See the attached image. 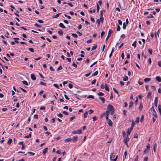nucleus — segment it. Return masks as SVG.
Segmentation results:
<instances>
[{
  "label": "nucleus",
  "instance_id": "f257e3e1",
  "mask_svg": "<svg viewBox=\"0 0 161 161\" xmlns=\"http://www.w3.org/2000/svg\"><path fill=\"white\" fill-rule=\"evenodd\" d=\"M108 110L109 111L111 115H113L114 113V108L111 104H108L107 106Z\"/></svg>",
  "mask_w": 161,
  "mask_h": 161
},
{
  "label": "nucleus",
  "instance_id": "f03ea898",
  "mask_svg": "<svg viewBox=\"0 0 161 161\" xmlns=\"http://www.w3.org/2000/svg\"><path fill=\"white\" fill-rule=\"evenodd\" d=\"M112 31L111 30L109 29L108 31V36L105 39V41L107 42L108 39V38H109V37L110 36L112 33Z\"/></svg>",
  "mask_w": 161,
  "mask_h": 161
},
{
  "label": "nucleus",
  "instance_id": "7ed1b4c3",
  "mask_svg": "<svg viewBox=\"0 0 161 161\" xmlns=\"http://www.w3.org/2000/svg\"><path fill=\"white\" fill-rule=\"evenodd\" d=\"M82 130L80 129V130H77V131L74 130L72 131V133L73 134H80L81 133H82Z\"/></svg>",
  "mask_w": 161,
  "mask_h": 161
},
{
  "label": "nucleus",
  "instance_id": "20e7f679",
  "mask_svg": "<svg viewBox=\"0 0 161 161\" xmlns=\"http://www.w3.org/2000/svg\"><path fill=\"white\" fill-rule=\"evenodd\" d=\"M158 97H155V98L154 105L156 107L157 106V103L158 102Z\"/></svg>",
  "mask_w": 161,
  "mask_h": 161
},
{
  "label": "nucleus",
  "instance_id": "39448f33",
  "mask_svg": "<svg viewBox=\"0 0 161 161\" xmlns=\"http://www.w3.org/2000/svg\"><path fill=\"white\" fill-rule=\"evenodd\" d=\"M31 79L33 80H36V78L35 75L33 74H32L31 75Z\"/></svg>",
  "mask_w": 161,
  "mask_h": 161
},
{
  "label": "nucleus",
  "instance_id": "423d86ee",
  "mask_svg": "<svg viewBox=\"0 0 161 161\" xmlns=\"http://www.w3.org/2000/svg\"><path fill=\"white\" fill-rule=\"evenodd\" d=\"M108 121V123L110 126H112L113 123L112 121L109 119Z\"/></svg>",
  "mask_w": 161,
  "mask_h": 161
},
{
  "label": "nucleus",
  "instance_id": "0eeeda50",
  "mask_svg": "<svg viewBox=\"0 0 161 161\" xmlns=\"http://www.w3.org/2000/svg\"><path fill=\"white\" fill-rule=\"evenodd\" d=\"M114 156V157L115 156V155H113V154H111L110 156V159L111 160H112L113 161H116V159L115 158L114 159H112V158H113V157Z\"/></svg>",
  "mask_w": 161,
  "mask_h": 161
},
{
  "label": "nucleus",
  "instance_id": "6e6552de",
  "mask_svg": "<svg viewBox=\"0 0 161 161\" xmlns=\"http://www.w3.org/2000/svg\"><path fill=\"white\" fill-rule=\"evenodd\" d=\"M151 80V78H146L144 80V81L145 83L150 81Z\"/></svg>",
  "mask_w": 161,
  "mask_h": 161
},
{
  "label": "nucleus",
  "instance_id": "1a4fd4ad",
  "mask_svg": "<svg viewBox=\"0 0 161 161\" xmlns=\"http://www.w3.org/2000/svg\"><path fill=\"white\" fill-rule=\"evenodd\" d=\"M129 140V138L128 136L126 137L125 138L124 140V143H126V142H128Z\"/></svg>",
  "mask_w": 161,
  "mask_h": 161
},
{
  "label": "nucleus",
  "instance_id": "9d476101",
  "mask_svg": "<svg viewBox=\"0 0 161 161\" xmlns=\"http://www.w3.org/2000/svg\"><path fill=\"white\" fill-rule=\"evenodd\" d=\"M156 80L158 82H161V77L159 76H157L156 78Z\"/></svg>",
  "mask_w": 161,
  "mask_h": 161
},
{
  "label": "nucleus",
  "instance_id": "9b49d317",
  "mask_svg": "<svg viewBox=\"0 0 161 161\" xmlns=\"http://www.w3.org/2000/svg\"><path fill=\"white\" fill-rule=\"evenodd\" d=\"M59 26L63 28V29H65L66 28L65 27V26L64 25V24L62 23H60L59 24Z\"/></svg>",
  "mask_w": 161,
  "mask_h": 161
},
{
  "label": "nucleus",
  "instance_id": "f8f14e48",
  "mask_svg": "<svg viewBox=\"0 0 161 161\" xmlns=\"http://www.w3.org/2000/svg\"><path fill=\"white\" fill-rule=\"evenodd\" d=\"M143 108V106L142 103H140V106L139 107V109L140 110H142Z\"/></svg>",
  "mask_w": 161,
  "mask_h": 161
},
{
  "label": "nucleus",
  "instance_id": "ddd939ff",
  "mask_svg": "<svg viewBox=\"0 0 161 161\" xmlns=\"http://www.w3.org/2000/svg\"><path fill=\"white\" fill-rule=\"evenodd\" d=\"M152 113H153V115H154V116L155 117H157L158 115H157V114L156 111H155V110H154V111H153Z\"/></svg>",
  "mask_w": 161,
  "mask_h": 161
},
{
  "label": "nucleus",
  "instance_id": "4468645a",
  "mask_svg": "<svg viewBox=\"0 0 161 161\" xmlns=\"http://www.w3.org/2000/svg\"><path fill=\"white\" fill-rule=\"evenodd\" d=\"M60 14V13H58V14H56L55 15H53V17L54 18H58V17H59V16Z\"/></svg>",
  "mask_w": 161,
  "mask_h": 161
},
{
  "label": "nucleus",
  "instance_id": "2eb2a0df",
  "mask_svg": "<svg viewBox=\"0 0 161 161\" xmlns=\"http://www.w3.org/2000/svg\"><path fill=\"white\" fill-rule=\"evenodd\" d=\"M104 88H105V89L106 91H109V88L108 87L107 85L106 84H105V86L104 87Z\"/></svg>",
  "mask_w": 161,
  "mask_h": 161
},
{
  "label": "nucleus",
  "instance_id": "dca6fc26",
  "mask_svg": "<svg viewBox=\"0 0 161 161\" xmlns=\"http://www.w3.org/2000/svg\"><path fill=\"white\" fill-rule=\"evenodd\" d=\"M77 136H75L73 137V140L74 142L77 141Z\"/></svg>",
  "mask_w": 161,
  "mask_h": 161
},
{
  "label": "nucleus",
  "instance_id": "f3484780",
  "mask_svg": "<svg viewBox=\"0 0 161 161\" xmlns=\"http://www.w3.org/2000/svg\"><path fill=\"white\" fill-rule=\"evenodd\" d=\"M47 150L48 148L47 147L45 148V149L43 150V151L42 152V153L43 154H45L46 153Z\"/></svg>",
  "mask_w": 161,
  "mask_h": 161
},
{
  "label": "nucleus",
  "instance_id": "a211bd4d",
  "mask_svg": "<svg viewBox=\"0 0 161 161\" xmlns=\"http://www.w3.org/2000/svg\"><path fill=\"white\" fill-rule=\"evenodd\" d=\"M151 94L152 92H150L148 93V95H147V97L149 98H151Z\"/></svg>",
  "mask_w": 161,
  "mask_h": 161
},
{
  "label": "nucleus",
  "instance_id": "6ab92c4d",
  "mask_svg": "<svg viewBox=\"0 0 161 161\" xmlns=\"http://www.w3.org/2000/svg\"><path fill=\"white\" fill-rule=\"evenodd\" d=\"M12 142V140L11 139H9L8 142L7 144L8 145H10Z\"/></svg>",
  "mask_w": 161,
  "mask_h": 161
},
{
  "label": "nucleus",
  "instance_id": "aec40b11",
  "mask_svg": "<svg viewBox=\"0 0 161 161\" xmlns=\"http://www.w3.org/2000/svg\"><path fill=\"white\" fill-rule=\"evenodd\" d=\"M127 154V152L126 151L124 152V155L123 156V160H124L126 158Z\"/></svg>",
  "mask_w": 161,
  "mask_h": 161
},
{
  "label": "nucleus",
  "instance_id": "412c9836",
  "mask_svg": "<svg viewBox=\"0 0 161 161\" xmlns=\"http://www.w3.org/2000/svg\"><path fill=\"white\" fill-rule=\"evenodd\" d=\"M58 33L60 35H62L63 34V32L62 30H59L58 31Z\"/></svg>",
  "mask_w": 161,
  "mask_h": 161
},
{
  "label": "nucleus",
  "instance_id": "4be33fe9",
  "mask_svg": "<svg viewBox=\"0 0 161 161\" xmlns=\"http://www.w3.org/2000/svg\"><path fill=\"white\" fill-rule=\"evenodd\" d=\"M97 94L100 97L103 96L104 95V93L100 92L97 93Z\"/></svg>",
  "mask_w": 161,
  "mask_h": 161
},
{
  "label": "nucleus",
  "instance_id": "5701e85b",
  "mask_svg": "<svg viewBox=\"0 0 161 161\" xmlns=\"http://www.w3.org/2000/svg\"><path fill=\"white\" fill-rule=\"evenodd\" d=\"M27 154L30 155V156H33L35 154V153L30 152H29L27 153Z\"/></svg>",
  "mask_w": 161,
  "mask_h": 161
},
{
  "label": "nucleus",
  "instance_id": "b1692460",
  "mask_svg": "<svg viewBox=\"0 0 161 161\" xmlns=\"http://www.w3.org/2000/svg\"><path fill=\"white\" fill-rule=\"evenodd\" d=\"M99 98L102 101V102L103 103H104L105 102V99L103 97H99Z\"/></svg>",
  "mask_w": 161,
  "mask_h": 161
},
{
  "label": "nucleus",
  "instance_id": "393cba45",
  "mask_svg": "<svg viewBox=\"0 0 161 161\" xmlns=\"http://www.w3.org/2000/svg\"><path fill=\"white\" fill-rule=\"evenodd\" d=\"M133 102L132 101H131L130 103V104L129 105V108H130L132 107L133 105Z\"/></svg>",
  "mask_w": 161,
  "mask_h": 161
},
{
  "label": "nucleus",
  "instance_id": "a878e982",
  "mask_svg": "<svg viewBox=\"0 0 161 161\" xmlns=\"http://www.w3.org/2000/svg\"><path fill=\"white\" fill-rule=\"evenodd\" d=\"M22 82L23 84H25V85L28 86V85L27 82L25 80L22 81Z\"/></svg>",
  "mask_w": 161,
  "mask_h": 161
},
{
  "label": "nucleus",
  "instance_id": "bb28decb",
  "mask_svg": "<svg viewBox=\"0 0 161 161\" xmlns=\"http://www.w3.org/2000/svg\"><path fill=\"white\" fill-rule=\"evenodd\" d=\"M98 72L97 71H95L94 73L93 74H92V76H96L97 75V74H98Z\"/></svg>",
  "mask_w": 161,
  "mask_h": 161
},
{
  "label": "nucleus",
  "instance_id": "cd10ccee",
  "mask_svg": "<svg viewBox=\"0 0 161 161\" xmlns=\"http://www.w3.org/2000/svg\"><path fill=\"white\" fill-rule=\"evenodd\" d=\"M148 52L151 55L152 54V50L150 48H149L148 50Z\"/></svg>",
  "mask_w": 161,
  "mask_h": 161
},
{
  "label": "nucleus",
  "instance_id": "c85d7f7f",
  "mask_svg": "<svg viewBox=\"0 0 161 161\" xmlns=\"http://www.w3.org/2000/svg\"><path fill=\"white\" fill-rule=\"evenodd\" d=\"M139 119H140V118L139 117H137L136 118V121H135V122L137 123H138L139 122Z\"/></svg>",
  "mask_w": 161,
  "mask_h": 161
},
{
  "label": "nucleus",
  "instance_id": "c756f323",
  "mask_svg": "<svg viewBox=\"0 0 161 161\" xmlns=\"http://www.w3.org/2000/svg\"><path fill=\"white\" fill-rule=\"evenodd\" d=\"M72 141V139L70 138H68L65 140L64 141L65 142H70Z\"/></svg>",
  "mask_w": 161,
  "mask_h": 161
},
{
  "label": "nucleus",
  "instance_id": "7c9ffc66",
  "mask_svg": "<svg viewBox=\"0 0 161 161\" xmlns=\"http://www.w3.org/2000/svg\"><path fill=\"white\" fill-rule=\"evenodd\" d=\"M128 77L127 76H125L123 78L124 81H126L128 80Z\"/></svg>",
  "mask_w": 161,
  "mask_h": 161
},
{
  "label": "nucleus",
  "instance_id": "2f4dec72",
  "mask_svg": "<svg viewBox=\"0 0 161 161\" xmlns=\"http://www.w3.org/2000/svg\"><path fill=\"white\" fill-rule=\"evenodd\" d=\"M131 131H132L131 130H130V129H128L127 132V135H130V133L131 132Z\"/></svg>",
  "mask_w": 161,
  "mask_h": 161
},
{
  "label": "nucleus",
  "instance_id": "473e14b6",
  "mask_svg": "<svg viewBox=\"0 0 161 161\" xmlns=\"http://www.w3.org/2000/svg\"><path fill=\"white\" fill-rule=\"evenodd\" d=\"M72 36L75 38H76L78 36L76 34L74 33L72 34Z\"/></svg>",
  "mask_w": 161,
  "mask_h": 161
},
{
  "label": "nucleus",
  "instance_id": "72a5a7b5",
  "mask_svg": "<svg viewBox=\"0 0 161 161\" xmlns=\"http://www.w3.org/2000/svg\"><path fill=\"white\" fill-rule=\"evenodd\" d=\"M136 41H135L132 44V46H134L135 48L136 47Z\"/></svg>",
  "mask_w": 161,
  "mask_h": 161
},
{
  "label": "nucleus",
  "instance_id": "f704fd0d",
  "mask_svg": "<svg viewBox=\"0 0 161 161\" xmlns=\"http://www.w3.org/2000/svg\"><path fill=\"white\" fill-rule=\"evenodd\" d=\"M62 113L64 115H68L69 114V113L66 111H63L62 112Z\"/></svg>",
  "mask_w": 161,
  "mask_h": 161
},
{
  "label": "nucleus",
  "instance_id": "c9c22d12",
  "mask_svg": "<svg viewBox=\"0 0 161 161\" xmlns=\"http://www.w3.org/2000/svg\"><path fill=\"white\" fill-rule=\"evenodd\" d=\"M97 48V45H96L92 47V50L96 49Z\"/></svg>",
  "mask_w": 161,
  "mask_h": 161
},
{
  "label": "nucleus",
  "instance_id": "e433bc0d",
  "mask_svg": "<svg viewBox=\"0 0 161 161\" xmlns=\"http://www.w3.org/2000/svg\"><path fill=\"white\" fill-rule=\"evenodd\" d=\"M120 29H121V28H120V26H119V25H117V31H120Z\"/></svg>",
  "mask_w": 161,
  "mask_h": 161
},
{
  "label": "nucleus",
  "instance_id": "4c0bfd02",
  "mask_svg": "<svg viewBox=\"0 0 161 161\" xmlns=\"http://www.w3.org/2000/svg\"><path fill=\"white\" fill-rule=\"evenodd\" d=\"M62 69V67L61 65H60L57 69V71H58Z\"/></svg>",
  "mask_w": 161,
  "mask_h": 161
},
{
  "label": "nucleus",
  "instance_id": "58836bf2",
  "mask_svg": "<svg viewBox=\"0 0 161 161\" xmlns=\"http://www.w3.org/2000/svg\"><path fill=\"white\" fill-rule=\"evenodd\" d=\"M113 89L114 92H115L117 94H119V92L115 88H113Z\"/></svg>",
  "mask_w": 161,
  "mask_h": 161
},
{
  "label": "nucleus",
  "instance_id": "ea45409f",
  "mask_svg": "<svg viewBox=\"0 0 161 161\" xmlns=\"http://www.w3.org/2000/svg\"><path fill=\"white\" fill-rule=\"evenodd\" d=\"M88 112H86L84 114V117L86 118L87 117V115L88 114Z\"/></svg>",
  "mask_w": 161,
  "mask_h": 161
},
{
  "label": "nucleus",
  "instance_id": "a19ab883",
  "mask_svg": "<svg viewBox=\"0 0 161 161\" xmlns=\"http://www.w3.org/2000/svg\"><path fill=\"white\" fill-rule=\"evenodd\" d=\"M31 133H30L28 135L25 136L24 137V138H29L30 137H31Z\"/></svg>",
  "mask_w": 161,
  "mask_h": 161
},
{
  "label": "nucleus",
  "instance_id": "79ce46f5",
  "mask_svg": "<svg viewBox=\"0 0 161 161\" xmlns=\"http://www.w3.org/2000/svg\"><path fill=\"white\" fill-rule=\"evenodd\" d=\"M97 61H95V62H94L90 66V67H92L95 64H96L97 63Z\"/></svg>",
  "mask_w": 161,
  "mask_h": 161
},
{
  "label": "nucleus",
  "instance_id": "37998d69",
  "mask_svg": "<svg viewBox=\"0 0 161 161\" xmlns=\"http://www.w3.org/2000/svg\"><path fill=\"white\" fill-rule=\"evenodd\" d=\"M104 18L103 17V16H100V21L101 22H102V23H103V21Z\"/></svg>",
  "mask_w": 161,
  "mask_h": 161
},
{
  "label": "nucleus",
  "instance_id": "c03bdc74",
  "mask_svg": "<svg viewBox=\"0 0 161 161\" xmlns=\"http://www.w3.org/2000/svg\"><path fill=\"white\" fill-rule=\"evenodd\" d=\"M96 81V79H94L92 81V84L93 85L94 84H95Z\"/></svg>",
  "mask_w": 161,
  "mask_h": 161
},
{
  "label": "nucleus",
  "instance_id": "a18cd8bd",
  "mask_svg": "<svg viewBox=\"0 0 161 161\" xmlns=\"http://www.w3.org/2000/svg\"><path fill=\"white\" fill-rule=\"evenodd\" d=\"M100 20L99 19H98L97 20H96V22H97V23H98V26H99L100 25Z\"/></svg>",
  "mask_w": 161,
  "mask_h": 161
},
{
  "label": "nucleus",
  "instance_id": "49530a36",
  "mask_svg": "<svg viewBox=\"0 0 161 161\" xmlns=\"http://www.w3.org/2000/svg\"><path fill=\"white\" fill-rule=\"evenodd\" d=\"M40 84L41 85H42L45 86L46 85V83L43 82H42V81H41L40 82Z\"/></svg>",
  "mask_w": 161,
  "mask_h": 161
},
{
  "label": "nucleus",
  "instance_id": "de8ad7c7",
  "mask_svg": "<svg viewBox=\"0 0 161 161\" xmlns=\"http://www.w3.org/2000/svg\"><path fill=\"white\" fill-rule=\"evenodd\" d=\"M58 116L60 118H62L63 116V115L61 113H59L58 114Z\"/></svg>",
  "mask_w": 161,
  "mask_h": 161
},
{
  "label": "nucleus",
  "instance_id": "09e8293b",
  "mask_svg": "<svg viewBox=\"0 0 161 161\" xmlns=\"http://www.w3.org/2000/svg\"><path fill=\"white\" fill-rule=\"evenodd\" d=\"M28 49L31 52L33 53L34 52V50L33 49L31 48H29Z\"/></svg>",
  "mask_w": 161,
  "mask_h": 161
},
{
  "label": "nucleus",
  "instance_id": "8fccbe9b",
  "mask_svg": "<svg viewBox=\"0 0 161 161\" xmlns=\"http://www.w3.org/2000/svg\"><path fill=\"white\" fill-rule=\"evenodd\" d=\"M126 25H125V23H124L123 24V29L125 30L126 29Z\"/></svg>",
  "mask_w": 161,
  "mask_h": 161
},
{
  "label": "nucleus",
  "instance_id": "3c124183",
  "mask_svg": "<svg viewBox=\"0 0 161 161\" xmlns=\"http://www.w3.org/2000/svg\"><path fill=\"white\" fill-rule=\"evenodd\" d=\"M88 98H92V99H94V96L92 95H89L88 97H87Z\"/></svg>",
  "mask_w": 161,
  "mask_h": 161
},
{
  "label": "nucleus",
  "instance_id": "603ef678",
  "mask_svg": "<svg viewBox=\"0 0 161 161\" xmlns=\"http://www.w3.org/2000/svg\"><path fill=\"white\" fill-rule=\"evenodd\" d=\"M143 119H144V115L143 114H142L141 116L140 121L141 122H142V121H143Z\"/></svg>",
  "mask_w": 161,
  "mask_h": 161
},
{
  "label": "nucleus",
  "instance_id": "864d4df0",
  "mask_svg": "<svg viewBox=\"0 0 161 161\" xmlns=\"http://www.w3.org/2000/svg\"><path fill=\"white\" fill-rule=\"evenodd\" d=\"M53 86L57 88H59V86L56 84H54Z\"/></svg>",
  "mask_w": 161,
  "mask_h": 161
},
{
  "label": "nucleus",
  "instance_id": "5fc2aeb1",
  "mask_svg": "<svg viewBox=\"0 0 161 161\" xmlns=\"http://www.w3.org/2000/svg\"><path fill=\"white\" fill-rule=\"evenodd\" d=\"M72 65L75 68H77V64L75 63L74 62L72 64Z\"/></svg>",
  "mask_w": 161,
  "mask_h": 161
},
{
  "label": "nucleus",
  "instance_id": "6e6d98bb",
  "mask_svg": "<svg viewBox=\"0 0 161 161\" xmlns=\"http://www.w3.org/2000/svg\"><path fill=\"white\" fill-rule=\"evenodd\" d=\"M92 73V71L86 74L85 75V76L86 77H88L89 76V75H90V74Z\"/></svg>",
  "mask_w": 161,
  "mask_h": 161
},
{
  "label": "nucleus",
  "instance_id": "4d7b16f0",
  "mask_svg": "<svg viewBox=\"0 0 161 161\" xmlns=\"http://www.w3.org/2000/svg\"><path fill=\"white\" fill-rule=\"evenodd\" d=\"M68 86L70 88H72L73 87V86L72 84H69Z\"/></svg>",
  "mask_w": 161,
  "mask_h": 161
},
{
  "label": "nucleus",
  "instance_id": "13d9d810",
  "mask_svg": "<svg viewBox=\"0 0 161 161\" xmlns=\"http://www.w3.org/2000/svg\"><path fill=\"white\" fill-rule=\"evenodd\" d=\"M104 34H105V32L103 31H102L101 32V38H102L103 37V35H104Z\"/></svg>",
  "mask_w": 161,
  "mask_h": 161
},
{
  "label": "nucleus",
  "instance_id": "bf43d9fd",
  "mask_svg": "<svg viewBox=\"0 0 161 161\" xmlns=\"http://www.w3.org/2000/svg\"><path fill=\"white\" fill-rule=\"evenodd\" d=\"M34 25L36 26L37 27H41V26L38 25L37 23H36L34 24Z\"/></svg>",
  "mask_w": 161,
  "mask_h": 161
},
{
  "label": "nucleus",
  "instance_id": "052dcab7",
  "mask_svg": "<svg viewBox=\"0 0 161 161\" xmlns=\"http://www.w3.org/2000/svg\"><path fill=\"white\" fill-rule=\"evenodd\" d=\"M97 12H98L99 9V6L98 4H97Z\"/></svg>",
  "mask_w": 161,
  "mask_h": 161
},
{
  "label": "nucleus",
  "instance_id": "680f3d73",
  "mask_svg": "<svg viewBox=\"0 0 161 161\" xmlns=\"http://www.w3.org/2000/svg\"><path fill=\"white\" fill-rule=\"evenodd\" d=\"M50 69L52 71H53L54 70V69L53 68V67L52 66H50Z\"/></svg>",
  "mask_w": 161,
  "mask_h": 161
},
{
  "label": "nucleus",
  "instance_id": "e2e57ef3",
  "mask_svg": "<svg viewBox=\"0 0 161 161\" xmlns=\"http://www.w3.org/2000/svg\"><path fill=\"white\" fill-rule=\"evenodd\" d=\"M75 118V116H72V117H70V118L69 119L70 121H72Z\"/></svg>",
  "mask_w": 161,
  "mask_h": 161
},
{
  "label": "nucleus",
  "instance_id": "0e129e2a",
  "mask_svg": "<svg viewBox=\"0 0 161 161\" xmlns=\"http://www.w3.org/2000/svg\"><path fill=\"white\" fill-rule=\"evenodd\" d=\"M109 113V110H107L106 111V113H105L106 115L108 116Z\"/></svg>",
  "mask_w": 161,
  "mask_h": 161
},
{
  "label": "nucleus",
  "instance_id": "69168bd1",
  "mask_svg": "<svg viewBox=\"0 0 161 161\" xmlns=\"http://www.w3.org/2000/svg\"><path fill=\"white\" fill-rule=\"evenodd\" d=\"M158 64L159 67H161V61H158Z\"/></svg>",
  "mask_w": 161,
  "mask_h": 161
},
{
  "label": "nucleus",
  "instance_id": "338daca9",
  "mask_svg": "<svg viewBox=\"0 0 161 161\" xmlns=\"http://www.w3.org/2000/svg\"><path fill=\"white\" fill-rule=\"evenodd\" d=\"M119 24L120 25H122V22L120 20H119L118 21Z\"/></svg>",
  "mask_w": 161,
  "mask_h": 161
},
{
  "label": "nucleus",
  "instance_id": "774afa93",
  "mask_svg": "<svg viewBox=\"0 0 161 161\" xmlns=\"http://www.w3.org/2000/svg\"><path fill=\"white\" fill-rule=\"evenodd\" d=\"M64 96L65 97V98L67 100H69V98L67 96V95H66L65 94H64Z\"/></svg>",
  "mask_w": 161,
  "mask_h": 161
}]
</instances>
